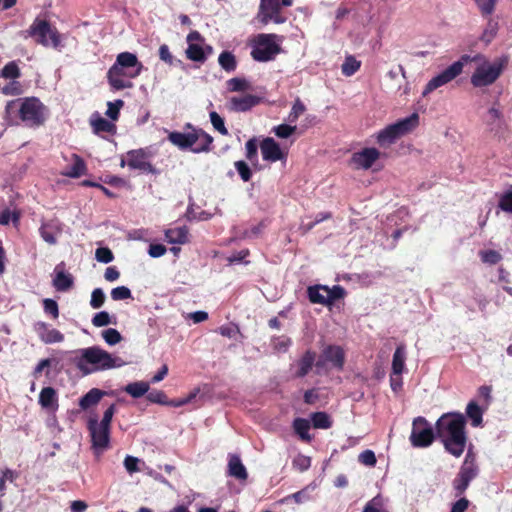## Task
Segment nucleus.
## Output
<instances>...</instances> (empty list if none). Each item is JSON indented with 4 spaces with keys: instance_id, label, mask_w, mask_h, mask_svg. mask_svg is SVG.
<instances>
[{
    "instance_id": "b1692460",
    "label": "nucleus",
    "mask_w": 512,
    "mask_h": 512,
    "mask_svg": "<svg viewBox=\"0 0 512 512\" xmlns=\"http://www.w3.org/2000/svg\"><path fill=\"white\" fill-rule=\"evenodd\" d=\"M52 284L59 292H65L72 288L74 284L73 276L63 270V263L56 266Z\"/></svg>"
},
{
    "instance_id": "4be33fe9",
    "label": "nucleus",
    "mask_w": 512,
    "mask_h": 512,
    "mask_svg": "<svg viewBox=\"0 0 512 512\" xmlns=\"http://www.w3.org/2000/svg\"><path fill=\"white\" fill-rule=\"evenodd\" d=\"M262 157L265 161L276 162L284 159L285 155L282 152L279 144L270 137L263 139L260 144Z\"/></svg>"
},
{
    "instance_id": "9b49d317",
    "label": "nucleus",
    "mask_w": 512,
    "mask_h": 512,
    "mask_svg": "<svg viewBox=\"0 0 512 512\" xmlns=\"http://www.w3.org/2000/svg\"><path fill=\"white\" fill-rule=\"evenodd\" d=\"M346 295L345 289L340 285L328 287L326 285L309 286L307 296L311 303L330 306L335 301L343 299Z\"/></svg>"
},
{
    "instance_id": "f3484780",
    "label": "nucleus",
    "mask_w": 512,
    "mask_h": 512,
    "mask_svg": "<svg viewBox=\"0 0 512 512\" xmlns=\"http://www.w3.org/2000/svg\"><path fill=\"white\" fill-rule=\"evenodd\" d=\"M345 362L344 350L338 345H328L321 353L316 362V369L319 373L326 363H330L334 368L342 370Z\"/></svg>"
},
{
    "instance_id": "4c0bfd02",
    "label": "nucleus",
    "mask_w": 512,
    "mask_h": 512,
    "mask_svg": "<svg viewBox=\"0 0 512 512\" xmlns=\"http://www.w3.org/2000/svg\"><path fill=\"white\" fill-rule=\"evenodd\" d=\"M159 58L161 61H163L164 63H166L167 65L172 66V67L182 65V61L180 59L175 58L172 55V53L169 49V46L167 44H162L159 47Z\"/></svg>"
},
{
    "instance_id": "a19ab883",
    "label": "nucleus",
    "mask_w": 512,
    "mask_h": 512,
    "mask_svg": "<svg viewBox=\"0 0 512 512\" xmlns=\"http://www.w3.org/2000/svg\"><path fill=\"white\" fill-rule=\"evenodd\" d=\"M305 111L306 106L300 100V98H297L292 105L291 111L287 117V121L289 123H295Z\"/></svg>"
},
{
    "instance_id": "ddd939ff",
    "label": "nucleus",
    "mask_w": 512,
    "mask_h": 512,
    "mask_svg": "<svg viewBox=\"0 0 512 512\" xmlns=\"http://www.w3.org/2000/svg\"><path fill=\"white\" fill-rule=\"evenodd\" d=\"M435 434L432 426L424 417H417L413 421L410 442L414 447H428L432 444Z\"/></svg>"
},
{
    "instance_id": "cd10ccee",
    "label": "nucleus",
    "mask_w": 512,
    "mask_h": 512,
    "mask_svg": "<svg viewBox=\"0 0 512 512\" xmlns=\"http://www.w3.org/2000/svg\"><path fill=\"white\" fill-rule=\"evenodd\" d=\"M72 164L68 165L62 172V175L69 178H79L86 174V164L84 160L77 154L72 155Z\"/></svg>"
},
{
    "instance_id": "de8ad7c7",
    "label": "nucleus",
    "mask_w": 512,
    "mask_h": 512,
    "mask_svg": "<svg viewBox=\"0 0 512 512\" xmlns=\"http://www.w3.org/2000/svg\"><path fill=\"white\" fill-rule=\"evenodd\" d=\"M124 106V101L117 99L114 102L107 103L106 115L111 120L116 121L120 114V109Z\"/></svg>"
},
{
    "instance_id": "680f3d73",
    "label": "nucleus",
    "mask_w": 512,
    "mask_h": 512,
    "mask_svg": "<svg viewBox=\"0 0 512 512\" xmlns=\"http://www.w3.org/2000/svg\"><path fill=\"white\" fill-rule=\"evenodd\" d=\"M358 460L361 464L369 467H373L376 465L377 459L375 453L372 450H364L359 454Z\"/></svg>"
},
{
    "instance_id": "338daca9",
    "label": "nucleus",
    "mask_w": 512,
    "mask_h": 512,
    "mask_svg": "<svg viewBox=\"0 0 512 512\" xmlns=\"http://www.w3.org/2000/svg\"><path fill=\"white\" fill-rule=\"evenodd\" d=\"M140 460L137 457L127 455L124 459V467L129 474L139 471Z\"/></svg>"
},
{
    "instance_id": "a211bd4d",
    "label": "nucleus",
    "mask_w": 512,
    "mask_h": 512,
    "mask_svg": "<svg viewBox=\"0 0 512 512\" xmlns=\"http://www.w3.org/2000/svg\"><path fill=\"white\" fill-rule=\"evenodd\" d=\"M380 158V152L374 148H364L354 152L351 157V163L356 169L368 170Z\"/></svg>"
},
{
    "instance_id": "c9c22d12",
    "label": "nucleus",
    "mask_w": 512,
    "mask_h": 512,
    "mask_svg": "<svg viewBox=\"0 0 512 512\" xmlns=\"http://www.w3.org/2000/svg\"><path fill=\"white\" fill-rule=\"evenodd\" d=\"M219 65L226 72H233L237 67L236 58L230 51H223L218 57Z\"/></svg>"
},
{
    "instance_id": "603ef678",
    "label": "nucleus",
    "mask_w": 512,
    "mask_h": 512,
    "mask_svg": "<svg viewBox=\"0 0 512 512\" xmlns=\"http://www.w3.org/2000/svg\"><path fill=\"white\" fill-rule=\"evenodd\" d=\"M91 322L95 327H104V326L114 323L111 320V316L107 311H100V312L96 313L93 316Z\"/></svg>"
},
{
    "instance_id": "0eeeda50",
    "label": "nucleus",
    "mask_w": 512,
    "mask_h": 512,
    "mask_svg": "<svg viewBox=\"0 0 512 512\" xmlns=\"http://www.w3.org/2000/svg\"><path fill=\"white\" fill-rule=\"evenodd\" d=\"M419 116L413 113L410 116L390 124L380 130L376 135V141L381 147H388L403 135L411 132L418 126Z\"/></svg>"
},
{
    "instance_id": "39448f33",
    "label": "nucleus",
    "mask_w": 512,
    "mask_h": 512,
    "mask_svg": "<svg viewBox=\"0 0 512 512\" xmlns=\"http://www.w3.org/2000/svg\"><path fill=\"white\" fill-rule=\"evenodd\" d=\"M284 37L278 34L261 33L251 41V57L257 62L274 60L281 52V44Z\"/></svg>"
},
{
    "instance_id": "49530a36",
    "label": "nucleus",
    "mask_w": 512,
    "mask_h": 512,
    "mask_svg": "<svg viewBox=\"0 0 512 512\" xmlns=\"http://www.w3.org/2000/svg\"><path fill=\"white\" fill-rule=\"evenodd\" d=\"M102 337L104 341L110 346H114L122 340L120 332L115 328H108L102 331Z\"/></svg>"
},
{
    "instance_id": "13d9d810",
    "label": "nucleus",
    "mask_w": 512,
    "mask_h": 512,
    "mask_svg": "<svg viewBox=\"0 0 512 512\" xmlns=\"http://www.w3.org/2000/svg\"><path fill=\"white\" fill-rule=\"evenodd\" d=\"M43 309L47 315H50L53 319L59 317V307L55 300L46 298L43 300Z\"/></svg>"
},
{
    "instance_id": "c03bdc74",
    "label": "nucleus",
    "mask_w": 512,
    "mask_h": 512,
    "mask_svg": "<svg viewBox=\"0 0 512 512\" xmlns=\"http://www.w3.org/2000/svg\"><path fill=\"white\" fill-rule=\"evenodd\" d=\"M479 256L483 263L495 265L502 260V255L496 250H482Z\"/></svg>"
},
{
    "instance_id": "6e6552de",
    "label": "nucleus",
    "mask_w": 512,
    "mask_h": 512,
    "mask_svg": "<svg viewBox=\"0 0 512 512\" xmlns=\"http://www.w3.org/2000/svg\"><path fill=\"white\" fill-rule=\"evenodd\" d=\"M481 58L482 56L479 54L474 57H471L466 54L462 55L458 61H455L441 73L431 78L426 84L422 92V95L426 96L429 93L433 92L435 89L448 84L462 73L465 64H467L470 61L479 60Z\"/></svg>"
},
{
    "instance_id": "e2e57ef3",
    "label": "nucleus",
    "mask_w": 512,
    "mask_h": 512,
    "mask_svg": "<svg viewBox=\"0 0 512 512\" xmlns=\"http://www.w3.org/2000/svg\"><path fill=\"white\" fill-rule=\"evenodd\" d=\"M488 118L487 124L489 126L500 125L503 122V113L498 108L491 107L488 110Z\"/></svg>"
},
{
    "instance_id": "473e14b6",
    "label": "nucleus",
    "mask_w": 512,
    "mask_h": 512,
    "mask_svg": "<svg viewBox=\"0 0 512 512\" xmlns=\"http://www.w3.org/2000/svg\"><path fill=\"white\" fill-rule=\"evenodd\" d=\"M292 427L294 432L299 436V438L305 442L311 441V436L309 434L310 430V422L305 418H295Z\"/></svg>"
},
{
    "instance_id": "20e7f679",
    "label": "nucleus",
    "mask_w": 512,
    "mask_h": 512,
    "mask_svg": "<svg viewBox=\"0 0 512 512\" xmlns=\"http://www.w3.org/2000/svg\"><path fill=\"white\" fill-rule=\"evenodd\" d=\"M187 132L168 131V140L178 149L190 150L193 153L209 152L212 148L213 137L200 128L187 124Z\"/></svg>"
},
{
    "instance_id": "37998d69",
    "label": "nucleus",
    "mask_w": 512,
    "mask_h": 512,
    "mask_svg": "<svg viewBox=\"0 0 512 512\" xmlns=\"http://www.w3.org/2000/svg\"><path fill=\"white\" fill-rule=\"evenodd\" d=\"M210 122L215 130H217L221 135L227 136L228 130L225 127L224 119L216 112L211 111L209 113Z\"/></svg>"
},
{
    "instance_id": "8fccbe9b",
    "label": "nucleus",
    "mask_w": 512,
    "mask_h": 512,
    "mask_svg": "<svg viewBox=\"0 0 512 512\" xmlns=\"http://www.w3.org/2000/svg\"><path fill=\"white\" fill-rule=\"evenodd\" d=\"M497 31L498 23L490 19L483 31L481 39L486 43H490L495 38Z\"/></svg>"
},
{
    "instance_id": "4d7b16f0",
    "label": "nucleus",
    "mask_w": 512,
    "mask_h": 512,
    "mask_svg": "<svg viewBox=\"0 0 512 512\" xmlns=\"http://www.w3.org/2000/svg\"><path fill=\"white\" fill-rule=\"evenodd\" d=\"M296 130V126H292L289 124H280L273 128L274 134L282 139H286L290 137Z\"/></svg>"
},
{
    "instance_id": "e433bc0d",
    "label": "nucleus",
    "mask_w": 512,
    "mask_h": 512,
    "mask_svg": "<svg viewBox=\"0 0 512 512\" xmlns=\"http://www.w3.org/2000/svg\"><path fill=\"white\" fill-rule=\"evenodd\" d=\"M312 425L316 429H328L332 426L330 416L326 412H314L311 414Z\"/></svg>"
},
{
    "instance_id": "3c124183",
    "label": "nucleus",
    "mask_w": 512,
    "mask_h": 512,
    "mask_svg": "<svg viewBox=\"0 0 512 512\" xmlns=\"http://www.w3.org/2000/svg\"><path fill=\"white\" fill-rule=\"evenodd\" d=\"M19 218L20 215L18 212L5 209L0 214V225L5 226L10 222H12L14 225H17Z\"/></svg>"
},
{
    "instance_id": "412c9836",
    "label": "nucleus",
    "mask_w": 512,
    "mask_h": 512,
    "mask_svg": "<svg viewBox=\"0 0 512 512\" xmlns=\"http://www.w3.org/2000/svg\"><path fill=\"white\" fill-rule=\"evenodd\" d=\"M33 329L45 344L60 343L64 340V335L57 329L49 328L46 322L38 321L34 323Z\"/></svg>"
},
{
    "instance_id": "052dcab7",
    "label": "nucleus",
    "mask_w": 512,
    "mask_h": 512,
    "mask_svg": "<svg viewBox=\"0 0 512 512\" xmlns=\"http://www.w3.org/2000/svg\"><path fill=\"white\" fill-rule=\"evenodd\" d=\"M293 467L298 469L299 471L303 472L310 468L311 466V458L302 454H298L293 459Z\"/></svg>"
},
{
    "instance_id": "9d476101",
    "label": "nucleus",
    "mask_w": 512,
    "mask_h": 512,
    "mask_svg": "<svg viewBox=\"0 0 512 512\" xmlns=\"http://www.w3.org/2000/svg\"><path fill=\"white\" fill-rule=\"evenodd\" d=\"M154 152L151 147L139 148L127 152V159H122L120 166L127 165L131 170H138L145 174H157L158 170L152 165Z\"/></svg>"
},
{
    "instance_id": "423d86ee",
    "label": "nucleus",
    "mask_w": 512,
    "mask_h": 512,
    "mask_svg": "<svg viewBox=\"0 0 512 512\" xmlns=\"http://www.w3.org/2000/svg\"><path fill=\"white\" fill-rule=\"evenodd\" d=\"M25 38L31 37L37 44L55 49L61 46V36L55 27L44 19L36 18L30 27L23 32Z\"/></svg>"
},
{
    "instance_id": "c85d7f7f",
    "label": "nucleus",
    "mask_w": 512,
    "mask_h": 512,
    "mask_svg": "<svg viewBox=\"0 0 512 512\" xmlns=\"http://www.w3.org/2000/svg\"><path fill=\"white\" fill-rule=\"evenodd\" d=\"M407 353L406 347L404 344H400L396 347L395 352L392 358V374L395 376H400L405 369V361H406Z\"/></svg>"
},
{
    "instance_id": "2eb2a0df",
    "label": "nucleus",
    "mask_w": 512,
    "mask_h": 512,
    "mask_svg": "<svg viewBox=\"0 0 512 512\" xmlns=\"http://www.w3.org/2000/svg\"><path fill=\"white\" fill-rule=\"evenodd\" d=\"M281 7L280 0H261L257 19L263 25H267L269 22L283 24L287 17L281 14Z\"/></svg>"
},
{
    "instance_id": "f704fd0d",
    "label": "nucleus",
    "mask_w": 512,
    "mask_h": 512,
    "mask_svg": "<svg viewBox=\"0 0 512 512\" xmlns=\"http://www.w3.org/2000/svg\"><path fill=\"white\" fill-rule=\"evenodd\" d=\"M149 383L144 381H136L125 386L124 391L133 398H140L148 393Z\"/></svg>"
},
{
    "instance_id": "79ce46f5",
    "label": "nucleus",
    "mask_w": 512,
    "mask_h": 512,
    "mask_svg": "<svg viewBox=\"0 0 512 512\" xmlns=\"http://www.w3.org/2000/svg\"><path fill=\"white\" fill-rule=\"evenodd\" d=\"M227 86L231 92H242L249 89L250 84L245 78H231L227 81Z\"/></svg>"
},
{
    "instance_id": "f8f14e48",
    "label": "nucleus",
    "mask_w": 512,
    "mask_h": 512,
    "mask_svg": "<svg viewBox=\"0 0 512 512\" xmlns=\"http://www.w3.org/2000/svg\"><path fill=\"white\" fill-rule=\"evenodd\" d=\"M186 41L188 46L185 53L191 61L204 63L213 52L212 46L206 44L203 36L196 30L187 35Z\"/></svg>"
},
{
    "instance_id": "7ed1b4c3",
    "label": "nucleus",
    "mask_w": 512,
    "mask_h": 512,
    "mask_svg": "<svg viewBox=\"0 0 512 512\" xmlns=\"http://www.w3.org/2000/svg\"><path fill=\"white\" fill-rule=\"evenodd\" d=\"M77 353L79 355L74 362L83 375L120 368L126 364L121 357L114 356L99 346L83 348Z\"/></svg>"
},
{
    "instance_id": "4468645a",
    "label": "nucleus",
    "mask_w": 512,
    "mask_h": 512,
    "mask_svg": "<svg viewBox=\"0 0 512 512\" xmlns=\"http://www.w3.org/2000/svg\"><path fill=\"white\" fill-rule=\"evenodd\" d=\"M88 430L91 436L92 448L97 454L108 448L110 442V428L98 422L97 417L90 418Z\"/></svg>"
},
{
    "instance_id": "a878e982",
    "label": "nucleus",
    "mask_w": 512,
    "mask_h": 512,
    "mask_svg": "<svg viewBox=\"0 0 512 512\" xmlns=\"http://www.w3.org/2000/svg\"><path fill=\"white\" fill-rule=\"evenodd\" d=\"M228 475L241 481L248 478L246 467L243 465L238 455H229Z\"/></svg>"
},
{
    "instance_id": "bb28decb",
    "label": "nucleus",
    "mask_w": 512,
    "mask_h": 512,
    "mask_svg": "<svg viewBox=\"0 0 512 512\" xmlns=\"http://www.w3.org/2000/svg\"><path fill=\"white\" fill-rule=\"evenodd\" d=\"M458 473L470 482L477 477L479 468L475 457L471 453L466 454Z\"/></svg>"
},
{
    "instance_id": "bf43d9fd",
    "label": "nucleus",
    "mask_w": 512,
    "mask_h": 512,
    "mask_svg": "<svg viewBox=\"0 0 512 512\" xmlns=\"http://www.w3.org/2000/svg\"><path fill=\"white\" fill-rule=\"evenodd\" d=\"M235 168L244 182H248L251 179L252 171L245 161H236Z\"/></svg>"
},
{
    "instance_id": "6e6d98bb",
    "label": "nucleus",
    "mask_w": 512,
    "mask_h": 512,
    "mask_svg": "<svg viewBox=\"0 0 512 512\" xmlns=\"http://www.w3.org/2000/svg\"><path fill=\"white\" fill-rule=\"evenodd\" d=\"M95 258L100 263L108 264L113 261L114 255L109 248L100 247L95 251Z\"/></svg>"
},
{
    "instance_id": "09e8293b",
    "label": "nucleus",
    "mask_w": 512,
    "mask_h": 512,
    "mask_svg": "<svg viewBox=\"0 0 512 512\" xmlns=\"http://www.w3.org/2000/svg\"><path fill=\"white\" fill-rule=\"evenodd\" d=\"M106 296L101 288H95L91 293L90 306L99 309L103 306Z\"/></svg>"
},
{
    "instance_id": "aec40b11",
    "label": "nucleus",
    "mask_w": 512,
    "mask_h": 512,
    "mask_svg": "<svg viewBox=\"0 0 512 512\" xmlns=\"http://www.w3.org/2000/svg\"><path fill=\"white\" fill-rule=\"evenodd\" d=\"M261 102V98L252 94H244L231 97L227 102V108L232 112H247Z\"/></svg>"
},
{
    "instance_id": "f03ea898",
    "label": "nucleus",
    "mask_w": 512,
    "mask_h": 512,
    "mask_svg": "<svg viewBox=\"0 0 512 512\" xmlns=\"http://www.w3.org/2000/svg\"><path fill=\"white\" fill-rule=\"evenodd\" d=\"M48 108L37 97L17 98L8 101L5 106V119L10 124L20 122L27 127L43 125L48 116Z\"/></svg>"
},
{
    "instance_id": "6ab92c4d",
    "label": "nucleus",
    "mask_w": 512,
    "mask_h": 512,
    "mask_svg": "<svg viewBox=\"0 0 512 512\" xmlns=\"http://www.w3.org/2000/svg\"><path fill=\"white\" fill-rule=\"evenodd\" d=\"M316 353L307 350L298 360L291 364L290 370L294 378H303L309 374L313 366L316 367Z\"/></svg>"
},
{
    "instance_id": "2f4dec72",
    "label": "nucleus",
    "mask_w": 512,
    "mask_h": 512,
    "mask_svg": "<svg viewBox=\"0 0 512 512\" xmlns=\"http://www.w3.org/2000/svg\"><path fill=\"white\" fill-rule=\"evenodd\" d=\"M57 394L54 388L44 387L39 395V404L45 409H57Z\"/></svg>"
},
{
    "instance_id": "5fc2aeb1",
    "label": "nucleus",
    "mask_w": 512,
    "mask_h": 512,
    "mask_svg": "<svg viewBox=\"0 0 512 512\" xmlns=\"http://www.w3.org/2000/svg\"><path fill=\"white\" fill-rule=\"evenodd\" d=\"M1 74L4 78L16 79V78L20 77V70H19L18 65L14 61H12V62L7 63L3 67Z\"/></svg>"
},
{
    "instance_id": "c756f323",
    "label": "nucleus",
    "mask_w": 512,
    "mask_h": 512,
    "mask_svg": "<svg viewBox=\"0 0 512 512\" xmlns=\"http://www.w3.org/2000/svg\"><path fill=\"white\" fill-rule=\"evenodd\" d=\"M188 234L186 226L170 228L165 231V239L170 244H185L188 242Z\"/></svg>"
},
{
    "instance_id": "f257e3e1",
    "label": "nucleus",
    "mask_w": 512,
    "mask_h": 512,
    "mask_svg": "<svg viewBox=\"0 0 512 512\" xmlns=\"http://www.w3.org/2000/svg\"><path fill=\"white\" fill-rule=\"evenodd\" d=\"M435 430L436 436L442 441L445 449L451 455L460 457L467 441L464 415L458 412L443 414L436 421Z\"/></svg>"
},
{
    "instance_id": "5701e85b",
    "label": "nucleus",
    "mask_w": 512,
    "mask_h": 512,
    "mask_svg": "<svg viewBox=\"0 0 512 512\" xmlns=\"http://www.w3.org/2000/svg\"><path fill=\"white\" fill-rule=\"evenodd\" d=\"M119 67L131 71L139 69V73H141L143 64L138 60L136 54L131 52H122L119 53L116 57V60L113 64V72L115 73Z\"/></svg>"
},
{
    "instance_id": "a18cd8bd",
    "label": "nucleus",
    "mask_w": 512,
    "mask_h": 512,
    "mask_svg": "<svg viewBox=\"0 0 512 512\" xmlns=\"http://www.w3.org/2000/svg\"><path fill=\"white\" fill-rule=\"evenodd\" d=\"M469 485L470 481H468L466 478H464L458 473L452 482V486L455 491V496H462L469 487Z\"/></svg>"
},
{
    "instance_id": "dca6fc26",
    "label": "nucleus",
    "mask_w": 512,
    "mask_h": 512,
    "mask_svg": "<svg viewBox=\"0 0 512 512\" xmlns=\"http://www.w3.org/2000/svg\"><path fill=\"white\" fill-rule=\"evenodd\" d=\"M140 74L139 69L131 71L121 67L114 73L112 65L107 72V80L113 90L119 91L132 88L133 83L131 79L138 77Z\"/></svg>"
},
{
    "instance_id": "864d4df0",
    "label": "nucleus",
    "mask_w": 512,
    "mask_h": 512,
    "mask_svg": "<svg viewBox=\"0 0 512 512\" xmlns=\"http://www.w3.org/2000/svg\"><path fill=\"white\" fill-rule=\"evenodd\" d=\"M111 298L114 301L126 300L132 298V293L128 287L118 286L111 290Z\"/></svg>"
},
{
    "instance_id": "774afa93",
    "label": "nucleus",
    "mask_w": 512,
    "mask_h": 512,
    "mask_svg": "<svg viewBox=\"0 0 512 512\" xmlns=\"http://www.w3.org/2000/svg\"><path fill=\"white\" fill-rule=\"evenodd\" d=\"M470 505V501L465 497H460L452 504L450 512H465Z\"/></svg>"
},
{
    "instance_id": "ea45409f",
    "label": "nucleus",
    "mask_w": 512,
    "mask_h": 512,
    "mask_svg": "<svg viewBox=\"0 0 512 512\" xmlns=\"http://www.w3.org/2000/svg\"><path fill=\"white\" fill-rule=\"evenodd\" d=\"M362 512H388L384 506L383 498L380 495L375 496L368 501Z\"/></svg>"
},
{
    "instance_id": "1a4fd4ad",
    "label": "nucleus",
    "mask_w": 512,
    "mask_h": 512,
    "mask_svg": "<svg viewBox=\"0 0 512 512\" xmlns=\"http://www.w3.org/2000/svg\"><path fill=\"white\" fill-rule=\"evenodd\" d=\"M508 64L506 56L496 59L490 63L484 61L480 64L471 76V84L474 87H486L493 84L502 74Z\"/></svg>"
},
{
    "instance_id": "72a5a7b5",
    "label": "nucleus",
    "mask_w": 512,
    "mask_h": 512,
    "mask_svg": "<svg viewBox=\"0 0 512 512\" xmlns=\"http://www.w3.org/2000/svg\"><path fill=\"white\" fill-rule=\"evenodd\" d=\"M484 410L475 402L470 401L466 408V414L471 420V424L474 427H478L482 424Z\"/></svg>"
},
{
    "instance_id": "0e129e2a",
    "label": "nucleus",
    "mask_w": 512,
    "mask_h": 512,
    "mask_svg": "<svg viewBox=\"0 0 512 512\" xmlns=\"http://www.w3.org/2000/svg\"><path fill=\"white\" fill-rule=\"evenodd\" d=\"M147 399L156 404L166 405L168 403V398L166 394L161 390H153L151 392L148 391Z\"/></svg>"
},
{
    "instance_id": "393cba45",
    "label": "nucleus",
    "mask_w": 512,
    "mask_h": 512,
    "mask_svg": "<svg viewBox=\"0 0 512 512\" xmlns=\"http://www.w3.org/2000/svg\"><path fill=\"white\" fill-rule=\"evenodd\" d=\"M90 124L95 134L108 133L114 135L116 133V125L102 117L98 112L92 114Z\"/></svg>"
},
{
    "instance_id": "7c9ffc66",
    "label": "nucleus",
    "mask_w": 512,
    "mask_h": 512,
    "mask_svg": "<svg viewBox=\"0 0 512 512\" xmlns=\"http://www.w3.org/2000/svg\"><path fill=\"white\" fill-rule=\"evenodd\" d=\"M105 392L98 389L92 388L85 395H83L79 400V406L82 410H87L95 405H97Z\"/></svg>"
},
{
    "instance_id": "69168bd1",
    "label": "nucleus",
    "mask_w": 512,
    "mask_h": 512,
    "mask_svg": "<svg viewBox=\"0 0 512 512\" xmlns=\"http://www.w3.org/2000/svg\"><path fill=\"white\" fill-rule=\"evenodd\" d=\"M498 206L501 210L512 213V190L505 192L501 196Z\"/></svg>"
},
{
    "instance_id": "58836bf2",
    "label": "nucleus",
    "mask_w": 512,
    "mask_h": 512,
    "mask_svg": "<svg viewBox=\"0 0 512 512\" xmlns=\"http://www.w3.org/2000/svg\"><path fill=\"white\" fill-rule=\"evenodd\" d=\"M361 63L353 56H347L341 66L342 74L352 76L360 69Z\"/></svg>"
}]
</instances>
